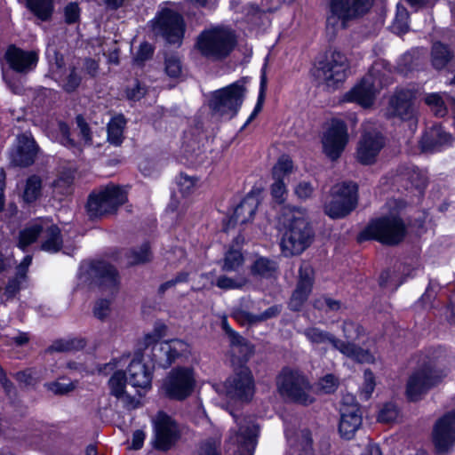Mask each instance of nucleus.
<instances>
[{
    "label": "nucleus",
    "instance_id": "f257e3e1",
    "mask_svg": "<svg viewBox=\"0 0 455 455\" xmlns=\"http://www.w3.org/2000/svg\"><path fill=\"white\" fill-rule=\"evenodd\" d=\"M287 221L280 246L282 253L291 257L300 254L310 245L313 231L305 213L300 210L291 211Z\"/></svg>",
    "mask_w": 455,
    "mask_h": 455
},
{
    "label": "nucleus",
    "instance_id": "f03ea898",
    "mask_svg": "<svg viewBox=\"0 0 455 455\" xmlns=\"http://www.w3.org/2000/svg\"><path fill=\"white\" fill-rule=\"evenodd\" d=\"M231 414L235 426L229 430L226 452L228 455H253L259 429L258 424L251 416Z\"/></svg>",
    "mask_w": 455,
    "mask_h": 455
},
{
    "label": "nucleus",
    "instance_id": "7ed1b4c3",
    "mask_svg": "<svg viewBox=\"0 0 455 455\" xmlns=\"http://www.w3.org/2000/svg\"><path fill=\"white\" fill-rule=\"evenodd\" d=\"M276 390L280 396L301 404L312 403L309 381L298 370L283 368L275 379Z\"/></svg>",
    "mask_w": 455,
    "mask_h": 455
},
{
    "label": "nucleus",
    "instance_id": "20e7f679",
    "mask_svg": "<svg viewBox=\"0 0 455 455\" xmlns=\"http://www.w3.org/2000/svg\"><path fill=\"white\" fill-rule=\"evenodd\" d=\"M405 235V225L395 216H385L371 220L359 234L360 242L374 239L382 243L395 245L400 243Z\"/></svg>",
    "mask_w": 455,
    "mask_h": 455
},
{
    "label": "nucleus",
    "instance_id": "39448f33",
    "mask_svg": "<svg viewBox=\"0 0 455 455\" xmlns=\"http://www.w3.org/2000/svg\"><path fill=\"white\" fill-rule=\"evenodd\" d=\"M236 44L234 32L225 27H216L204 31L197 39L200 52L214 60L226 58Z\"/></svg>",
    "mask_w": 455,
    "mask_h": 455
},
{
    "label": "nucleus",
    "instance_id": "423d86ee",
    "mask_svg": "<svg viewBox=\"0 0 455 455\" xmlns=\"http://www.w3.org/2000/svg\"><path fill=\"white\" fill-rule=\"evenodd\" d=\"M302 334L313 346H321L324 348L331 346L358 363H368L372 360V356L368 351L352 343L342 341L332 333L319 327L309 326L302 331Z\"/></svg>",
    "mask_w": 455,
    "mask_h": 455
},
{
    "label": "nucleus",
    "instance_id": "0eeeda50",
    "mask_svg": "<svg viewBox=\"0 0 455 455\" xmlns=\"http://www.w3.org/2000/svg\"><path fill=\"white\" fill-rule=\"evenodd\" d=\"M126 199L125 193L119 187L107 186L90 194L86 204L87 215L91 220H98L114 214Z\"/></svg>",
    "mask_w": 455,
    "mask_h": 455
},
{
    "label": "nucleus",
    "instance_id": "6e6552de",
    "mask_svg": "<svg viewBox=\"0 0 455 455\" xmlns=\"http://www.w3.org/2000/svg\"><path fill=\"white\" fill-rule=\"evenodd\" d=\"M373 4V0H329L327 28L336 31L345 28L348 21L366 13Z\"/></svg>",
    "mask_w": 455,
    "mask_h": 455
},
{
    "label": "nucleus",
    "instance_id": "1a4fd4ad",
    "mask_svg": "<svg viewBox=\"0 0 455 455\" xmlns=\"http://www.w3.org/2000/svg\"><path fill=\"white\" fill-rule=\"evenodd\" d=\"M445 376L446 371L441 368L439 362L427 361L410 376L406 387L408 398L417 401L423 394L439 384Z\"/></svg>",
    "mask_w": 455,
    "mask_h": 455
},
{
    "label": "nucleus",
    "instance_id": "9d476101",
    "mask_svg": "<svg viewBox=\"0 0 455 455\" xmlns=\"http://www.w3.org/2000/svg\"><path fill=\"white\" fill-rule=\"evenodd\" d=\"M39 235L42 238L41 249L43 251L54 253L62 247L60 229L56 225L48 223L34 224L20 231L18 247L25 250L27 246L36 240Z\"/></svg>",
    "mask_w": 455,
    "mask_h": 455
},
{
    "label": "nucleus",
    "instance_id": "9b49d317",
    "mask_svg": "<svg viewBox=\"0 0 455 455\" xmlns=\"http://www.w3.org/2000/svg\"><path fill=\"white\" fill-rule=\"evenodd\" d=\"M79 276L84 282L93 283L108 293H115L119 285L116 269L105 261H90L81 265Z\"/></svg>",
    "mask_w": 455,
    "mask_h": 455
},
{
    "label": "nucleus",
    "instance_id": "f8f14e48",
    "mask_svg": "<svg viewBox=\"0 0 455 455\" xmlns=\"http://www.w3.org/2000/svg\"><path fill=\"white\" fill-rule=\"evenodd\" d=\"M357 186L353 182H344L331 188V199L324 205V212L331 219L344 218L357 204Z\"/></svg>",
    "mask_w": 455,
    "mask_h": 455
},
{
    "label": "nucleus",
    "instance_id": "ddd939ff",
    "mask_svg": "<svg viewBox=\"0 0 455 455\" xmlns=\"http://www.w3.org/2000/svg\"><path fill=\"white\" fill-rule=\"evenodd\" d=\"M349 67V61L345 54L339 51H331L326 55L325 60L319 63L316 76L328 88L335 89L346 80Z\"/></svg>",
    "mask_w": 455,
    "mask_h": 455
},
{
    "label": "nucleus",
    "instance_id": "4468645a",
    "mask_svg": "<svg viewBox=\"0 0 455 455\" xmlns=\"http://www.w3.org/2000/svg\"><path fill=\"white\" fill-rule=\"evenodd\" d=\"M195 383L193 371L190 368L177 367L163 380L162 390L167 397L181 401L192 394Z\"/></svg>",
    "mask_w": 455,
    "mask_h": 455
},
{
    "label": "nucleus",
    "instance_id": "2eb2a0df",
    "mask_svg": "<svg viewBox=\"0 0 455 455\" xmlns=\"http://www.w3.org/2000/svg\"><path fill=\"white\" fill-rule=\"evenodd\" d=\"M244 88L238 83L216 91L210 100L211 109L221 116L233 117L240 108Z\"/></svg>",
    "mask_w": 455,
    "mask_h": 455
},
{
    "label": "nucleus",
    "instance_id": "dca6fc26",
    "mask_svg": "<svg viewBox=\"0 0 455 455\" xmlns=\"http://www.w3.org/2000/svg\"><path fill=\"white\" fill-rule=\"evenodd\" d=\"M255 390L251 370L242 366L223 385V393L232 401H250Z\"/></svg>",
    "mask_w": 455,
    "mask_h": 455
},
{
    "label": "nucleus",
    "instance_id": "f3484780",
    "mask_svg": "<svg viewBox=\"0 0 455 455\" xmlns=\"http://www.w3.org/2000/svg\"><path fill=\"white\" fill-rule=\"evenodd\" d=\"M152 29L170 44L180 43L184 34V21L178 12L163 9L152 20Z\"/></svg>",
    "mask_w": 455,
    "mask_h": 455
},
{
    "label": "nucleus",
    "instance_id": "a211bd4d",
    "mask_svg": "<svg viewBox=\"0 0 455 455\" xmlns=\"http://www.w3.org/2000/svg\"><path fill=\"white\" fill-rule=\"evenodd\" d=\"M153 445L160 451L170 450L180 439V431L176 421L164 411H159L153 419Z\"/></svg>",
    "mask_w": 455,
    "mask_h": 455
},
{
    "label": "nucleus",
    "instance_id": "6ab92c4d",
    "mask_svg": "<svg viewBox=\"0 0 455 455\" xmlns=\"http://www.w3.org/2000/svg\"><path fill=\"white\" fill-rule=\"evenodd\" d=\"M432 439L435 452L448 455L455 445V410L444 414L435 424Z\"/></svg>",
    "mask_w": 455,
    "mask_h": 455
},
{
    "label": "nucleus",
    "instance_id": "aec40b11",
    "mask_svg": "<svg viewBox=\"0 0 455 455\" xmlns=\"http://www.w3.org/2000/svg\"><path fill=\"white\" fill-rule=\"evenodd\" d=\"M339 411L340 419L339 432L342 438L350 440L355 436L363 424V417L359 404L355 403L352 395H345L342 399Z\"/></svg>",
    "mask_w": 455,
    "mask_h": 455
},
{
    "label": "nucleus",
    "instance_id": "412c9836",
    "mask_svg": "<svg viewBox=\"0 0 455 455\" xmlns=\"http://www.w3.org/2000/svg\"><path fill=\"white\" fill-rule=\"evenodd\" d=\"M347 140L346 124L341 120H331L322 137L324 154L331 160H336L344 150Z\"/></svg>",
    "mask_w": 455,
    "mask_h": 455
},
{
    "label": "nucleus",
    "instance_id": "4be33fe9",
    "mask_svg": "<svg viewBox=\"0 0 455 455\" xmlns=\"http://www.w3.org/2000/svg\"><path fill=\"white\" fill-rule=\"evenodd\" d=\"M379 81L369 74L350 91L343 95L342 100L346 102H356L363 108H369L373 104L376 95L380 91Z\"/></svg>",
    "mask_w": 455,
    "mask_h": 455
},
{
    "label": "nucleus",
    "instance_id": "5701e85b",
    "mask_svg": "<svg viewBox=\"0 0 455 455\" xmlns=\"http://www.w3.org/2000/svg\"><path fill=\"white\" fill-rule=\"evenodd\" d=\"M414 98L415 94L411 90L402 89L395 92L389 100L387 115L403 121L413 119L416 114Z\"/></svg>",
    "mask_w": 455,
    "mask_h": 455
},
{
    "label": "nucleus",
    "instance_id": "b1692460",
    "mask_svg": "<svg viewBox=\"0 0 455 455\" xmlns=\"http://www.w3.org/2000/svg\"><path fill=\"white\" fill-rule=\"evenodd\" d=\"M38 153V147L30 134L23 133L17 137L15 148L10 153L11 164L14 166L31 165Z\"/></svg>",
    "mask_w": 455,
    "mask_h": 455
},
{
    "label": "nucleus",
    "instance_id": "393cba45",
    "mask_svg": "<svg viewBox=\"0 0 455 455\" xmlns=\"http://www.w3.org/2000/svg\"><path fill=\"white\" fill-rule=\"evenodd\" d=\"M314 284V270L309 263L303 262L299 270L297 287L289 302L293 311H298L307 299Z\"/></svg>",
    "mask_w": 455,
    "mask_h": 455
},
{
    "label": "nucleus",
    "instance_id": "a878e982",
    "mask_svg": "<svg viewBox=\"0 0 455 455\" xmlns=\"http://www.w3.org/2000/svg\"><path fill=\"white\" fill-rule=\"evenodd\" d=\"M292 169V161L287 156H282L272 169L274 182L271 185V196L278 204L283 203L286 199L285 179L291 173Z\"/></svg>",
    "mask_w": 455,
    "mask_h": 455
},
{
    "label": "nucleus",
    "instance_id": "bb28decb",
    "mask_svg": "<svg viewBox=\"0 0 455 455\" xmlns=\"http://www.w3.org/2000/svg\"><path fill=\"white\" fill-rule=\"evenodd\" d=\"M384 144V138L379 132L363 133L357 147V160L363 164H373Z\"/></svg>",
    "mask_w": 455,
    "mask_h": 455
},
{
    "label": "nucleus",
    "instance_id": "cd10ccee",
    "mask_svg": "<svg viewBox=\"0 0 455 455\" xmlns=\"http://www.w3.org/2000/svg\"><path fill=\"white\" fill-rule=\"evenodd\" d=\"M5 59L11 68L20 73L30 71L37 62V55L34 52L23 51L13 45L7 49Z\"/></svg>",
    "mask_w": 455,
    "mask_h": 455
},
{
    "label": "nucleus",
    "instance_id": "c85d7f7f",
    "mask_svg": "<svg viewBox=\"0 0 455 455\" xmlns=\"http://www.w3.org/2000/svg\"><path fill=\"white\" fill-rule=\"evenodd\" d=\"M128 383L134 388L148 390L151 387L152 372L137 357L132 360L128 366Z\"/></svg>",
    "mask_w": 455,
    "mask_h": 455
},
{
    "label": "nucleus",
    "instance_id": "c756f323",
    "mask_svg": "<svg viewBox=\"0 0 455 455\" xmlns=\"http://www.w3.org/2000/svg\"><path fill=\"white\" fill-rule=\"evenodd\" d=\"M128 381L125 373L122 371H115L108 380L110 394L116 397L127 410L135 409L139 401L125 392V384Z\"/></svg>",
    "mask_w": 455,
    "mask_h": 455
},
{
    "label": "nucleus",
    "instance_id": "7c9ffc66",
    "mask_svg": "<svg viewBox=\"0 0 455 455\" xmlns=\"http://www.w3.org/2000/svg\"><path fill=\"white\" fill-rule=\"evenodd\" d=\"M259 205V200L254 195H247L235 208L229 223L244 224L251 220Z\"/></svg>",
    "mask_w": 455,
    "mask_h": 455
},
{
    "label": "nucleus",
    "instance_id": "2f4dec72",
    "mask_svg": "<svg viewBox=\"0 0 455 455\" xmlns=\"http://www.w3.org/2000/svg\"><path fill=\"white\" fill-rule=\"evenodd\" d=\"M451 135L444 132L441 125L435 124L427 129L421 139V148L424 151H432L449 143Z\"/></svg>",
    "mask_w": 455,
    "mask_h": 455
},
{
    "label": "nucleus",
    "instance_id": "473e14b6",
    "mask_svg": "<svg viewBox=\"0 0 455 455\" xmlns=\"http://www.w3.org/2000/svg\"><path fill=\"white\" fill-rule=\"evenodd\" d=\"M281 306L274 305L259 315H253L245 311H236L234 313V316L237 321L243 323H257L276 317L281 313Z\"/></svg>",
    "mask_w": 455,
    "mask_h": 455
},
{
    "label": "nucleus",
    "instance_id": "72a5a7b5",
    "mask_svg": "<svg viewBox=\"0 0 455 455\" xmlns=\"http://www.w3.org/2000/svg\"><path fill=\"white\" fill-rule=\"evenodd\" d=\"M277 263L265 257L257 258L251 266V273L255 276L268 278L277 271Z\"/></svg>",
    "mask_w": 455,
    "mask_h": 455
},
{
    "label": "nucleus",
    "instance_id": "f704fd0d",
    "mask_svg": "<svg viewBox=\"0 0 455 455\" xmlns=\"http://www.w3.org/2000/svg\"><path fill=\"white\" fill-rule=\"evenodd\" d=\"M126 124L121 115L114 116L108 124V140L114 146H120L124 140V130Z\"/></svg>",
    "mask_w": 455,
    "mask_h": 455
},
{
    "label": "nucleus",
    "instance_id": "c9c22d12",
    "mask_svg": "<svg viewBox=\"0 0 455 455\" xmlns=\"http://www.w3.org/2000/svg\"><path fill=\"white\" fill-rule=\"evenodd\" d=\"M54 0H26L28 9L39 20H48L53 12Z\"/></svg>",
    "mask_w": 455,
    "mask_h": 455
},
{
    "label": "nucleus",
    "instance_id": "e433bc0d",
    "mask_svg": "<svg viewBox=\"0 0 455 455\" xmlns=\"http://www.w3.org/2000/svg\"><path fill=\"white\" fill-rule=\"evenodd\" d=\"M451 58L452 53L447 45L439 42L433 44L431 51V61L435 68H443Z\"/></svg>",
    "mask_w": 455,
    "mask_h": 455
},
{
    "label": "nucleus",
    "instance_id": "4c0bfd02",
    "mask_svg": "<svg viewBox=\"0 0 455 455\" xmlns=\"http://www.w3.org/2000/svg\"><path fill=\"white\" fill-rule=\"evenodd\" d=\"M152 360L155 365L160 368H168L173 363L170 354V348L167 341L156 344L152 347Z\"/></svg>",
    "mask_w": 455,
    "mask_h": 455
},
{
    "label": "nucleus",
    "instance_id": "58836bf2",
    "mask_svg": "<svg viewBox=\"0 0 455 455\" xmlns=\"http://www.w3.org/2000/svg\"><path fill=\"white\" fill-rule=\"evenodd\" d=\"M85 346L86 341L84 339H60L55 341L49 347V350L56 352H68L82 349Z\"/></svg>",
    "mask_w": 455,
    "mask_h": 455
},
{
    "label": "nucleus",
    "instance_id": "ea45409f",
    "mask_svg": "<svg viewBox=\"0 0 455 455\" xmlns=\"http://www.w3.org/2000/svg\"><path fill=\"white\" fill-rule=\"evenodd\" d=\"M42 181L38 176L33 175L27 180L23 198L28 203L36 201L41 195Z\"/></svg>",
    "mask_w": 455,
    "mask_h": 455
},
{
    "label": "nucleus",
    "instance_id": "a19ab883",
    "mask_svg": "<svg viewBox=\"0 0 455 455\" xmlns=\"http://www.w3.org/2000/svg\"><path fill=\"white\" fill-rule=\"evenodd\" d=\"M409 13L404 7L397 6L396 14L394 19L392 28L398 35L404 34L408 31Z\"/></svg>",
    "mask_w": 455,
    "mask_h": 455
},
{
    "label": "nucleus",
    "instance_id": "79ce46f5",
    "mask_svg": "<svg viewBox=\"0 0 455 455\" xmlns=\"http://www.w3.org/2000/svg\"><path fill=\"white\" fill-rule=\"evenodd\" d=\"M247 283V279L243 276L236 278L220 275L216 280V286L222 290H239Z\"/></svg>",
    "mask_w": 455,
    "mask_h": 455
},
{
    "label": "nucleus",
    "instance_id": "37998d69",
    "mask_svg": "<svg viewBox=\"0 0 455 455\" xmlns=\"http://www.w3.org/2000/svg\"><path fill=\"white\" fill-rule=\"evenodd\" d=\"M425 102L430 107L432 111L437 116H443L447 113V108L443 98L439 93H429L425 98Z\"/></svg>",
    "mask_w": 455,
    "mask_h": 455
},
{
    "label": "nucleus",
    "instance_id": "c03bdc74",
    "mask_svg": "<svg viewBox=\"0 0 455 455\" xmlns=\"http://www.w3.org/2000/svg\"><path fill=\"white\" fill-rule=\"evenodd\" d=\"M128 259L130 265H138L149 261L151 259L149 245L144 243L138 250H132L128 256Z\"/></svg>",
    "mask_w": 455,
    "mask_h": 455
},
{
    "label": "nucleus",
    "instance_id": "a18cd8bd",
    "mask_svg": "<svg viewBox=\"0 0 455 455\" xmlns=\"http://www.w3.org/2000/svg\"><path fill=\"white\" fill-rule=\"evenodd\" d=\"M243 262L242 253L237 250H230L224 259L223 269L226 271L236 270Z\"/></svg>",
    "mask_w": 455,
    "mask_h": 455
},
{
    "label": "nucleus",
    "instance_id": "49530a36",
    "mask_svg": "<svg viewBox=\"0 0 455 455\" xmlns=\"http://www.w3.org/2000/svg\"><path fill=\"white\" fill-rule=\"evenodd\" d=\"M167 344L173 362L180 356L186 355L189 353V345L182 339H171L167 341Z\"/></svg>",
    "mask_w": 455,
    "mask_h": 455
},
{
    "label": "nucleus",
    "instance_id": "de8ad7c7",
    "mask_svg": "<svg viewBox=\"0 0 455 455\" xmlns=\"http://www.w3.org/2000/svg\"><path fill=\"white\" fill-rule=\"evenodd\" d=\"M339 386V379L333 374H326L318 381V389L324 394L333 393Z\"/></svg>",
    "mask_w": 455,
    "mask_h": 455
},
{
    "label": "nucleus",
    "instance_id": "09e8293b",
    "mask_svg": "<svg viewBox=\"0 0 455 455\" xmlns=\"http://www.w3.org/2000/svg\"><path fill=\"white\" fill-rule=\"evenodd\" d=\"M398 416V410L396 406L388 403H386L379 412L378 419L380 422L390 423L396 419Z\"/></svg>",
    "mask_w": 455,
    "mask_h": 455
},
{
    "label": "nucleus",
    "instance_id": "8fccbe9b",
    "mask_svg": "<svg viewBox=\"0 0 455 455\" xmlns=\"http://www.w3.org/2000/svg\"><path fill=\"white\" fill-rule=\"evenodd\" d=\"M409 180L411 186L415 187L419 193L423 191L427 184V178L426 174L418 169L411 170L409 175Z\"/></svg>",
    "mask_w": 455,
    "mask_h": 455
},
{
    "label": "nucleus",
    "instance_id": "3c124183",
    "mask_svg": "<svg viewBox=\"0 0 455 455\" xmlns=\"http://www.w3.org/2000/svg\"><path fill=\"white\" fill-rule=\"evenodd\" d=\"M182 67L180 59L169 56L165 59V71L171 77H178L181 74Z\"/></svg>",
    "mask_w": 455,
    "mask_h": 455
},
{
    "label": "nucleus",
    "instance_id": "603ef678",
    "mask_svg": "<svg viewBox=\"0 0 455 455\" xmlns=\"http://www.w3.org/2000/svg\"><path fill=\"white\" fill-rule=\"evenodd\" d=\"M110 311V300L99 299L95 302L93 315L96 318L103 321L109 315Z\"/></svg>",
    "mask_w": 455,
    "mask_h": 455
},
{
    "label": "nucleus",
    "instance_id": "864d4df0",
    "mask_svg": "<svg viewBox=\"0 0 455 455\" xmlns=\"http://www.w3.org/2000/svg\"><path fill=\"white\" fill-rule=\"evenodd\" d=\"M219 446V442L213 439L206 440L200 445L196 455H220Z\"/></svg>",
    "mask_w": 455,
    "mask_h": 455
},
{
    "label": "nucleus",
    "instance_id": "5fc2aeb1",
    "mask_svg": "<svg viewBox=\"0 0 455 455\" xmlns=\"http://www.w3.org/2000/svg\"><path fill=\"white\" fill-rule=\"evenodd\" d=\"M65 21L68 24L76 22L80 17V8L75 2L68 3L64 8Z\"/></svg>",
    "mask_w": 455,
    "mask_h": 455
},
{
    "label": "nucleus",
    "instance_id": "6e6d98bb",
    "mask_svg": "<svg viewBox=\"0 0 455 455\" xmlns=\"http://www.w3.org/2000/svg\"><path fill=\"white\" fill-rule=\"evenodd\" d=\"M196 180L188 175L180 174L178 180V186L182 195L187 196L195 188Z\"/></svg>",
    "mask_w": 455,
    "mask_h": 455
},
{
    "label": "nucleus",
    "instance_id": "4d7b16f0",
    "mask_svg": "<svg viewBox=\"0 0 455 455\" xmlns=\"http://www.w3.org/2000/svg\"><path fill=\"white\" fill-rule=\"evenodd\" d=\"M314 192V187L310 182L301 181L294 188L295 195L302 200L309 198Z\"/></svg>",
    "mask_w": 455,
    "mask_h": 455
},
{
    "label": "nucleus",
    "instance_id": "13d9d810",
    "mask_svg": "<svg viewBox=\"0 0 455 455\" xmlns=\"http://www.w3.org/2000/svg\"><path fill=\"white\" fill-rule=\"evenodd\" d=\"M80 82V76L77 75L76 69L72 68L63 83V88L68 92H74L79 86Z\"/></svg>",
    "mask_w": 455,
    "mask_h": 455
},
{
    "label": "nucleus",
    "instance_id": "bf43d9fd",
    "mask_svg": "<svg viewBox=\"0 0 455 455\" xmlns=\"http://www.w3.org/2000/svg\"><path fill=\"white\" fill-rule=\"evenodd\" d=\"M48 389L55 395H65L72 391L75 388V385L71 382H52L47 384Z\"/></svg>",
    "mask_w": 455,
    "mask_h": 455
},
{
    "label": "nucleus",
    "instance_id": "052dcab7",
    "mask_svg": "<svg viewBox=\"0 0 455 455\" xmlns=\"http://www.w3.org/2000/svg\"><path fill=\"white\" fill-rule=\"evenodd\" d=\"M375 387L374 376L371 371H364V384L362 388V395L364 399H368Z\"/></svg>",
    "mask_w": 455,
    "mask_h": 455
},
{
    "label": "nucleus",
    "instance_id": "680f3d73",
    "mask_svg": "<svg viewBox=\"0 0 455 455\" xmlns=\"http://www.w3.org/2000/svg\"><path fill=\"white\" fill-rule=\"evenodd\" d=\"M60 140L62 145L69 148H75L76 143L70 138L69 128L65 123L59 124Z\"/></svg>",
    "mask_w": 455,
    "mask_h": 455
},
{
    "label": "nucleus",
    "instance_id": "e2e57ef3",
    "mask_svg": "<svg viewBox=\"0 0 455 455\" xmlns=\"http://www.w3.org/2000/svg\"><path fill=\"white\" fill-rule=\"evenodd\" d=\"M342 329L345 337L349 339L358 338L361 332V327L350 321L344 322Z\"/></svg>",
    "mask_w": 455,
    "mask_h": 455
},
{
    "label": "nucleus",
    "instance_id": "0e129e2a",
    "mask_svg": "<svg viewBox=\"0 0 455 455\" xmlns=\"http://www.w3.org/2000/svg\"><path fill=\"white\" fill-rule=\"evenodd\" d=\"M314 306L318 309L327 307L330 310L336 311L340 308V302L331 298H321L314 302Z\"/></svg>",
    "mask_w": 455,
    "mask_h": 455
},
{
    "label": "nucleus",
    "instance_id": "69168bd1",
    "mask_svg": "<svg viewBox=\"0 0 455 455\" xmlns=\"http://www.w3.org/2000/svg\"><path fill=\"white\" fill-rule=\"evenodd\" d=\"M76 124L80 129V135L84 140V143L87 145H91L92 143L91 132L87 124L84 122V118L81 116H78L76 117Z\"/></svg>",
    "mask_w": 455,
    "mask_h": 455
},
{
    "label": "nucleus",
    "instance_id": "338daca9",
    "mask_svg": "<svg viewBox=\"0 0 455 455\" xmlns=\"http://www.w3.org/2000/svg\"><path fill=\"white\" fill-rule=\"evenodd\" d=\"M153 54V48L148 43H143L140 44L139 51L137 52L135 61L136 62H143L151 58Z\"/></svg>",
    "mask_w": 455,
    "mask_h": 455
},
{
    "label": "nucleus",
    "instance_id": "774afa93",
    "mask_svg": "<svg viewBox=\"0 0 455 455\" xmlns=\"http://www.w3.org/2000/svg\"><path fill=\"white\" fill-rule=\"evenodd\" d=\"M20 289V280L18 278H12L9 280L7 285L5 286L4 295L6 299H11L14 297Z\"/></svg>",
    "mask_w": 455,
    "mask_h": 455
}]
</instances>
